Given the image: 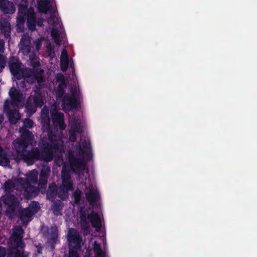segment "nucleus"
<instances>
[{"label":"nucleus","mask_w":257,"mask_h":257,"mask_svg":"<svg viewBox=\"0 0 257 257\" xmlns=\"http://www.w3.org/2000/svg\"><path fill=\"white\" fill-rule=\"evenodd\" d=\"M100 194L97 190V257H109Z\"/></svg>","instance_id":"7ed1b4c3"},{"label":"nucleus","mask_w":257,"mask_h":257,"mask_svg":"<svg viewBox=\"0 0 257 257\" xmlns=\"http://www.w3.org/2000/svg\"><path fill=\"white\" fill-rule=\"evenodd\" d=\"M38 4L39 11L45 14L50 10L51 7L49 0H38Z\"/></svg>","instance_id":"393cba45"},{"label":"nucleus","mask_w":257,"mask_h":257,"mask_svg":"<svg viewBox=\"0 0 257 257\" xmlns=\"http://www.w3.org/2000/svg\"><path fill=\"white\" fill-rule=\"evenodd\" d=\"M3 201L8 205L6 213L10 217L14 216L16 207L19 205V199L14 195L6 194L3 197Z\"/></svg>","instance_id":"9d476101"},{"label":"nucleus","mask_w":257,"mask_h":257,"mask_svg":"<svg viewBox=\"0 0 257 257\" xmlns=\"http://www.w3.org/2000/svg\"><path fill=\"white\" fill-rule=\"evenodd\" d=\"M64 94V90L63 89H60L57 92V95L59 97H62Z\"/></svg>","instance_id":"ea45409f"},{"label":"nucleus","mask_w":257,"mask_h":257,"mask_svg":"<svg viewBox=\"0 0 257 257\" xmlns=\"http://www.w3.org/2000/svg\"><path fill=\"white\" fill-rule=\"evenodd\" d=\"M9 95L12 99V102H10V105L13 107L18 106L20 105V103L24 99L23 94L14 87L11 88L9 91Z\"/></svg>","instance_id":"dca6fc26"},{"label":"nucleus","mask_w":257,"mask_h":257,"mask_svg":"<svg viewBox=\"0 0 257 257\" xmlns=\"http://www.w3.org/2000/svg\"><path fill=\"white\" fill-rule=\"evenodd\" d=\"M20 73L21 74H20V79L22 77L30 79V80H28L27 81L31 83H33L36 80L38 83V89L44 87L45 80L43 77L44 70L38 67H35L33 71L30 69L24 68L23 67Z\"/></svg>","instance_id":"6e6552de"},{"label":"nucleus","mask_w":257,"mask_h":257,"mask_svg":"<svg viewBox=\"0 0 257 257\" xmlns=\"http://www.w3.org/2000/svg\"><path fill=\"white\" fill-rule=\"evenodd\" d=\"M0 27L2 33L6 38H8L10 36L11 25L7 19L2 18L0 19Z\"/></svg>","instance_id":"412c9836"},{"label":"nucleus","mask_w":257,"mask_h":257,"mask_svg":"<svg viewBox=\"0 0 257 257\" xmlns=\"http://www.w3.org/2000/svg\"><path fill=\"white\" fill-rule=\"evenodd\" d=\"M82 192L79 190H76L73 193L74 198V202L76 204H78L80 201Z\"/></svg>","instance_id":"2f4dec72"},{"label":"nucleus","mask_w":257,"mask_h":257,"mask_svg":"<svg viewBox=\"0 0 257 257\" xmlns=\"http://www.w3.org/2000/svg\"><path fill=\"white\" fill-rule=\"evenodd\" d=\"M57 189L55 183H51L49 185L48 190L47 191V196H50L52 198H54L56 196Z\"/></svg>","instance_id":"c756f323"},{"label":"nucleus","mask_w":257,"mask_h":257,"mask_svg":"<svg viewBox=\"0 0 257 257\" xmlns=\"http://www.w3.org/2000/svg\"><path fill=\"white\" fill-rule=\"evenodd\" d=\"M73 105V98L70 96H65L62 102L63 109L65 111L69 110Z\"/></svg>","instance_id":"a878e982"},{"label":"nucleus","mask_w":257,"mask_h":257,"mask_svg":"<svg viewBox=\"0 0 257 257\" xmlns=\"http://www.w3.org/2000/svg\"><path fill=\"white\" fill-rule=\"evenodd\" d=\"M19 47L22 53L24 55H27L31 51L30 37L28 34H24L19 44Z\"/></svg>","instance_id":"a211bd4d"},{"label":"nucleus","mask_w":257,"mask_h":257,"mask_svg":"<svg viewBox=\"0 0 257 257\" xmlns=\"http://www.w3.org/2000/svg\"><path fill=\"white\" fill-rule=\"evenodd\" d=\"M60 79H61L62 80H64V77L63 76H62L61 77Z\"/></svg>","instance_id":"49530a36"},{"label":"nucleus","mask_w":257,"mask_h":257,"mask_svg":"<svg viewBox=\"0 0 257 257\" xmlns=\"http://www.w3.org/2000/svg\"><path fill=\"white\" fill-rule=\"evenodd\" d=\"M42 39H38L37 40H36L34 43H35V45L36 46V49L39 51V49H40L41 46H42Z\"/></svg>","instance_id":"72a5a7b5"},{"label":"nucleus","mask_w":257,"mask_h":257,"mask_svg":"<svg viewBox=\"0 0 257 257\" xmlns=\"http://www.w3.org/2000/svg\"><path fill=\"white\" fill-rule=\"evenodd\" d=\"M34 215L32 211L27 208L22 210L20 213V219L23 223H27L31 219V217Z\"/></svg>","instance_id":"b1692460"},{"label":"nucleus","mask_w":257,"mask_h":257,"mask_svg":"<svg viewBox=\"0 0 257 257\" xmlns=\"http://www.w3.org/2000/svg\"><path fill=\"white\" fill-rule=\"evenodd\" d=\"M5 191L10 192L13 189L19 191H24V196L28 199L35 196L39 193V188L34 186L30 185L27 181L23 178H19L13 181L8 180L4 185Z\"/></svg>","instance_id":"423d86ee"},{"label":"nucleus","mask_w":257,"mask_h":257,"mask_svg":"<svg viewBox=\"0 0 257 257\" xmlns=\"http://www.w3.org/2000/svg\"><path fill=\"white\" fill-rule=\"evenodd\" d=\"M69 257H79V256L76 251L73 250L70 251Z\"/></svg>","instance_id":"58836bf2"},{"label":"nucleus","mask_w":257,"mask_h":257,"mask_svg":"<svg viewBox=\"0 0 257 257\" xmlns=\"http://www.w3.org/2000/svg\"><path fill=\"white\" fill-rule=\"evenodd\" d=\"M5 42L4 40L0 39V52H3L4 50ZM6 65V58L0 54V73L5 68Z\"/></svg>","instance_id":"cd10ccee"},{"label":"nucleus","mask_w":257,"mask_h":257,"mask_svg":"<svg viewBox=\"0 0 257 257\" xmlns=\"http://www.w3.org/2000/svg\"><path fill=\"white\" fill-rule=\"evenodd\" d=\"M67 240L70 245L73 246L75 248L81 247L82 238L79 232L74 228L69 230L67 235Z\"/></svg>","instance_id":"2eb2a0df"},{"label":"nucleus","mask_w":257,"mask_h":257,"mask_svg":"<svg viewBox=\"0 0 257 257\" xmlns=\"http://www.w3.org/2000/svg\"><path fill=\"white\" fill-rule=\"evenodd\" d=\"M23 234L24 230L21 226H16L13 228L9 243V257H28L29 253L24 250Z\"/></svg>","instance_id":"20e7f679"},{"label":"nucleus","mask_w":257,"mask_h":257,"mask_svg":"<svg viewBox=\"0 0 257 257\" xmlns=\"http://www.w3.org/2000/svg\"><path fill=\"white\" fill-rule=\"evenodd\" d=\"M21 138L15 140L12 143V148L19 156L23 157L29 145L35 146L37 142L33 133L24 127H20Z\"/></svg>","instance_id":"39448f33"},{"label":"nucleus","mask_w":257,"mask_h":257,"mask_svg":"<svg viewBox=\"0 0 257 257\" xmlns=\"http://www.w3.org/2000/svg\"><path fill=\"white\" fill-rule=\"evenodd\" d=\"M48 22L49 25L53 26L51 31V36L53 40L57 45H60L61 39L60 37L61 32L59 29H61V25L55 13L51 14L50 18L48 19Z\"/></svg>","instance_id":"1a4fd4ad"},{"label":"nucleus","mask_w":257,"mask_h":257,"mask_svg":"<svg viewBox=\"0 0 257 257\" xmlns=\"http://www.w3.org/2000/svg\"><path fill=\"white\" fill-rule=\"evenodd\" d=\"M33 125V121L29 118H26L24 120V126L25 128H31Z\"/></svg>","instance_id":"473e14b6"},{"label":"nucleus","mask_w":257,"mask_h":257,"mask_svg":"<svg viewBox=\"0 0 257 257\" xmlns=\"http://www.w3.org/2000/svg\"><path fill=\"white\" fill-rule=\"evenodd\" d=\"M0 11L5 14H13L16 11L14 3L9 0H0Z\"/></svg>","instance_id":"6ab92c4d"},{"label":"nucleus","mask_w":257,"mask_h":257,"mask_svg":"<svg viewBox=\"0 0 257 257\" xmlns=\"http://www.w3.org/2000/svg\"><path fill=\"white\" fill-rule=\"evenodd\" d=\"M4 112L6 113L9 120L11 124H16L21 118L19 111L10 105L9 100H6L4 102Z\"/></svg>","instance_id":"f8f14e48"},{"label":"nucleus","mask_w":257,"mask_h":257,"mask_svg":"<svg viewBox=\"0 0 257 257\" xmlns=\"http://www.w3.org/2000/svg\"><path fill=\"white\" fill-rule=\"evenodd\" d=\"M86 197L87 200L90 205L94 207L96 204V191L94 189H89L86 192Z\"/></svg>","instance_id":"5701e85b"},{"label":"nucleus","mask_w":257,"mask_h":257,"mask_svg":"<svg viewBox=\"0 0 257 257\" xmlns=\"http://www.w3.org/2000/svg\"><path fill=\"white\" fill-rule=\"evenodd\" d=\"M87 218L85 212L81 213L80 215L81 225L83 228L86 229L88 227V223H91L92 226L96 228V213L90 209L87 211Z\"/></svg>","instance_id":"4468645a"},{"label":"nucleus","mask_w":257,"mask_h":257,"mask_svg":"<svg viewBox=\"0 0 257 257\" xmlns=\"http://www.w3.org/2000/svg\"><path fill=\"white\" fill-rule=\"evenodd\" d=\"M71 130L74 133H80L81 132V126L78 120L75 117L72 119L70 121Z\"/></svg>","instance_id":"bb28decb"},{"label":"nucleus","mask_w":257,"mask_h":257,"mask_svg":"<svg viewBox=\"0 0 257 257\" xmlns=\"http://www.w3.org/2000/svg\"><path fill=\"white\" fill-rule=\"evenodd\" d=\"M6 254V250L5 247H0V257H5Z\"/></svg>","instance_id":"4c0bfd02"},{"label":"nucleus","mask_w":257,"mask_h":257,"mask_svg":"<svg viewBox=\"0 0 257 257\" xmlns=\"http://www.w3.org/2000/svg\"><path fill=\"white\" fill-rule=\"evenodd\" d=\"M27 25L29 29L31 31L36 30V20L35 14L32 8L29 9L27 12Z\"/></svg>","instance_id":"aec40b11"},{"label":"nucleus","mask_w":257,"mask_h":257,"mask_svg":"<svg viewBox=\"0 0 257 257\" xmlns=\"http://www.w3.org/2000/svg\"><path fill=\"white\" fill-rule=\"evenodd\" d=\"M0 165L8 166L10 165V159L8 155L3 150L0 152Z\"/></svg>","instance_id":"c85d7f7f"},{"label":"nucleus","mask_w":257,"mask_h":257,"mask_svg":"<svg viewBox=\"0 0 257 257\" xmlns=\"http://www.w3.org/2000/svg\"><path fill=\"white\" fill-rule=\"evenodd\" d=\"M76 133H74L73 132L70 131V135L69 137V140L72 142H74L76 141Z\"/></svg>","instance_id":"e433bc0d"},{"label":"nucleus","mask_w":257,"mask_h":257,"mask_svg":"<svg viewBox=\"0 0 257 257\" xmlns=\"http://www.w3.org/2000/svg\"><path fill=\"white\" fill-rule=\"evenodd\" d=\"M62 186L64 190L68 191L73 189V184L71 179L69 172L63 168L61 171Z\"/></svg>","instance_id":"f3484780"},{"label":"nucleus","mask_w":257,"mask_h":257,"mask_svg":"<svg viewBox=\"0 0 257 257\" xmlns=\"http://www.w3.org/2000/svg\"><path fill=\"white\" fill-rule=\"evenodd\" d=\"M78 154L79 155H82L85 152V147H82L80 144L78 145L77 148Z\"/></svg>","instance_id":"c9c22d12"},{"label":"nucleus","mask_w":257,"mask_h":257,"mask_svg":"<svg viewBox=\"0 0 257 257\" xmlns=\"http://www.w3.org/2000/svg\"><path fill=\"white\" fill-rule=\"evenodd\" d=\"M44 20L43 19H39L37 21H36V24L38 26L42 27L43 25V22Z\"/></svg>","instance_id":"a19ab883"},{"label":"nucleus","mask_w":257,"mask_h":257,"mask_svg":"<svg viewBox=\"0 0 257 257\" xmlns=\"http://www.w3.org/2000/svg\"><path fill=\"white\" fill-rule=\"evenodd\" d=\"M72 158H73L72 159H73V160H74V157H73V155H72ZM74 160H72V161H70V163H71V164L72 165H74Z\"/></svg>","instance_id":"c03bdc74"},{"label":"nucleus","mask_w":257,"mask_h":257,"mask_svg":"<svg viewBox=\"0 0 257 257\" xmlns=\"http://www.w3.org/2000/svg\"><path fill=\"white\" fill-rule=\"evenodd\" d=\"M37 249L38 253H41L42 252V247L39 245L37 246Z\"/></svg>","instance_id":"79ce46f5"},{"label":"nucleus","mask_w":257,"mask_h":257,"mask_svg":"<svg viewBox=\"0 0 257 257\" xmlns=\"http://www.w3.org/2000/svg\"><path fill=\"white\" fill-rule=\"evenodd\" d=\"M4 117L3 116H0V124L2 123L3 121Z\"/></svg>","instance_id":"a18cd8bd"},{"label":"nucleus","mask_w":257,"mask_h":257,"mask_svg":"<svg viewBox=\"0 0 257 257\" xmlns=\"http://www.w3.org/2000/svg\"><path fill=\"white\" fill-rule=\"evenodd\" d=\"M28 10H27V8L23 5H20L19 7V13L20 14H24L26 13V12L27 13Z\"/></svg>","instance_id":"f704fd0d"},{"label":"nucleus","mask_w":257,"mask_h":257,"mask_svg":"<svg viewBox=\"0 0 257 257\" xmlns=\"http://www.w3.org/2000/svg\"><path fill=\"white\" fill-rule=\"evenodd\" d=\"M69 65V58L67 50L63 49L60 57L61 69L63 71H66Z\"/></svg>","instance_id":"4be33fe9"},{"label":"nucleus","mask_w":257,"mask_h":257,"mask_svg":"<svg viewBox=\"0 0 257 257\" xmlns=\"http://www.w3.org/2000/svg\"><path fill=\"white\" fill-rule=\"evenodd\" d=\"M40 89L37 88L36 94L30 96L26 103V108L31 113H34L37 107H41L43 104L42 95L38 92Z\"/></svg>","instance_id":"9b49d317"},{"label":"nucleus","mask_w":257,"mask_h":257,"mask_svg":"<svg viewBox=\"0 0 257 257\" xmlns=\"http://www.w3.org/2000/svg\"><path fill=\"white\" fill-rule=\"evenodd\" d=\"M52 139L43 136L41 139L42 147H34L30 150H27L22 159L28 165H32L38 161L48 162L52 160L53 155L58 157L64 151L63 142L61 139Z\"/></svg>","instance_id":"f257e3e1"},{"label":"nucleus","mask_w":257,"mask_h":257,"mask_svg":"<svg viewBox=\"0 0 257 257\" xmlns=\"http://www.w3.org/2000/svg\"><path fill=\"white\" fill-rule=\"evenodd\" d=\"M51 172L50 167L44 165L41 169L39 181L38 180V172L37 170L34 169L29 171L27 174V178L23 179L26 180L30 185L33 186L31 184H36L38 183L39 192L41 190H45L47 184L48 179Z\"/></svg>","instance_id":"0eeeda50"},{"label":"nucleus","mask_w":257,"mask_h":257,"mask_svg":"<svg viewBox=\"0 0 257 257\" xmlns=\"http://www.w3.org/2000/svg\"><path fill=\"white\" fill-rule=\"evenodd\" d=\"M28 209H30V211H32L33 214L36 213L39 209L40 208V206L38 203L33 201L29 205V207H27Z\"/></svg>","instance_id":"7c9ffc66"},{"label":"nucleus","mask_w":257,"mask_h":257,"mask_svg":"<svg viewBox=\"0 0 257 257\" xmlns=\"http://www.w3.org/2000/svg\"><path fill=\"white\" fill-rule=\"evenodd\" d=\"M52 120L53 123V127L50 126V119L49 116L48 108L44 107L41 111V122L43 124V135L47 136L52 139H61V131L66 128V125L64 123V114L62 113L52 112L51 113Z\"/></svg>","instance_id":"f03ea898"},{"label":"nucleus","mask_w":257,"mask_h":257,"mask_svg":"<svg viewBox=\"0 0 257 257\" xmlns=\"http://www.w3.org/2000/svg\"><path fill=\"white\" fill-rule=\"evenodd\" d=\"M93 251L96 253V241L94 242Z\"/></svg>","instance_id":"37998d69"},{"label":"nucleus","mask_w":257,"mask_h":257,"mask_svg":"<svg viewBox=\"0 0 257 257\" xmlns=\"http://www.w3.org/2000/svg\"><path fill=\"white\" fill-rule=\"evenodd\" d=\"M8 66L11 73L18 79H20V72L23 67L19 59L15 56L11 57L8 61Z\"/></svg>","instance_id":"ddd939ff"}]
</instances>
